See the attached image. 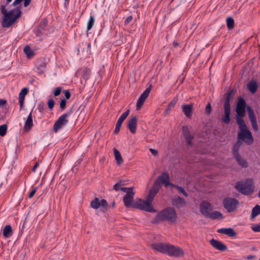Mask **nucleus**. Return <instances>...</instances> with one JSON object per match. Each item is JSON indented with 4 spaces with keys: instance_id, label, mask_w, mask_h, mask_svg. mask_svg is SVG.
Segmentation results:
<instances>
[{
    "instance_id": "412c9836",
    "label": "nucleus",
    "mask_w": 260,
    "mask_h": 260,
    "mask_svg": "<svg viewBox=\"0 0 260 260\" xmlns=\"http://www.w3.org/2000/svg\"><path fill=\"white\" fill-rule=\"evenodd\" d=\"M28 91V89L26 87H24L21 89L19 94V104L20 106V109L21 110L23 107L25 97L26 95L27 94Z\"/></svg>"
},
{
    "instance_id": "aec40b11",
    "label": "nucleus",
    "mask_w": 260,
    "mask_h": 260,
    "mask_svg": "<svg viewBox=\"0 0 260 260\" xmlns=\"http://www.w3.org/2000/svg\"><path fill=\"white\" fill-rule=\"evenodd\" d=\"M217 233L226 235L230 237H234L237 235V233L232 228H221L217 231Z\"/></svg>"
},
{
    "instance_id": "f257e3e1",
    "label": "nucleus",
    "mask_w": 260,
    "mask_h": 260,
    "mask_svg": "<svg viewBox=\"0 0 260 260\" xmlns=\"http://www.w3.org/2000/svg\"><path fill=\"white\" fill-rule=\"evenodd\" d=\"M0 11L4 15L2 25L4 28H8L16 22V20L21 16L22 14L21 11L19 7L7 12L6 6L1 5Z\"/></svg>"
},
{
    "instance_id": "473e14b6",
    "label": "nucleus",
    "mask_w": 260,
    "mask_h": 260,
    "mask_svg": "<svg viewBox=\"0 0 260 260\" xmlns=\"http://www.w3.org/2000/svg\"><path fill=\"white\" fill-rule=\"evenodd\" d=\"M114 153L115 159L118 165H120L123 162V159L120 152L116 148H114Z\"/></svg>"
},
{
    "instance_id": "393cba45",
    "label": "nucleus",
    "mask_w": 260,
    "mask_h": 260,
    "mask_svg": "<svg viewBox=\"0 0 260 260\" xmlns=\"http://www.w3.org/2000/svg\"><path fill=\"white\" fill-rule=\"evenodd\" d=\"M193 111V106L192 104L184 105L182 106V111L184 115L188 118H190Z\"/></svg>"
},
{
    "instance_id": "6ab92c4d",
    "label": "nucleus",
    "mask_w": 260,
    "mask_h": 260,
    "mask_svg": "<svg viewBox=\"0 0 260 260\" xmlns=\"http://www.w3.org/2000/svg\"><path fill=\"white\" fill-rule=\"evenodd\" d=\"M170 178L169 175L168 173H163L160 175L156 181H158L160 183L164 184L166 187L171 186L173 183L170 181Z\"/></svg>"
},
{
    "instance_id": "052dcab7",
    "label": "nucleus",
    "mask_w": 260,
    "mask_h": 260,
    "mask_svg": "<svg viewBox=\"0 0 260 260\" xmlns=\"http://www.w3.org/2000/svg\"><path fill=\"white\" fill-rule=\"evenodd\" d=\"M149 151H150L151 154L154 156H156L158 154V151L154 149L150 148Z\"/></svg>"
},
{
    "instance_id": "c756f323",
    "label": "nucleus",
    "mask_w": 260,
    "mask_h": 260,
    "mask_svg": "<svg viewBox=\"0 0 260 260\" xmlns=\"http://www.w3.org/2000/svg\"><path fill=\"white\" fill-rule=\"evenodd\" d=\"M13 234L12 228L10 225H7L3 230V236L5 238L10 237Z\"/></svg>"
},
{
    "instance_id": "37998d69",
    "label": "nucleus",
    "mask_w": 260,
    "mask_h": 260,
    "mask_svg": "<svg viewBox=\"0 0 260 260\" xmlns=\"http://www.w3.org/2000/svg\"><path fill=\"white\" fill-rule=\"evenodd\" d=\"M7 124H3L0 125V136H4L7 133Z\"/></svg>"
},
{
    "instance_id": "20e7f679",
    "label": "nucleus",
    "mask_w": 260,
    "mask_h": 260,
    "mask_svg": "<svg viewBox=\"0 0 260 260\" xmlns=\"http://www.w3.org/2000/svg\"><path fill=\"white\" fill-rule=\"evenodd\" d=\"M135 192L133 191H128L126 193L123 198V202L124 206L126 208H134L142 210V199H136L134 200Z\"/></svg>"
},
{
    "instance_id": "f03ea898",
    "label": "nucleus",
    "mask_w": 260,
    "mask_h": 260,
    "mask_svg": "<svg viewBox=\"0 0 260 260\" xmlns=\"http://www.w3.org/2000/svg\"><path fill=\"white\" fill-rule=\"evenodd\" d=\"M161 188V185L158 181H155L154 183L153 187L149 191V193L146 197V200L143 201L142 200V210L147 212H155L151 206V203L154 198Z\"/></svg>"
},
{
    "instance_id": "f8f14e48",
    "label": "nucleus",
    "mask_w": 260,
    "mask_h": 260,
    "mask_svg": "<svg viewBox=\"0 0 260 260\" xmlns=\"http://www.w3.org/2000/svg\"><path fill=\"white\" fill-rule=\"evenodd\" d=\"M246 107V103L245 100L241 96L239 97L236 108L237 114L240 116H245Z\"/></svg>"
},
{
    "instance_id": "cd10ccee",
    "label": "nucleus",
    "mask_w": 260,
    "mask_h": 260,
    "mask_svg": "<svg viewBox=\"0 0 260 260\" xmlns=\"http://www.w3.org/2000/svg\"><path fill=\"white\" fill-rule=\"evenodd\" d=\"M207 218L212 219H222L223 218L222 214L219 211H215L213 212L209 213Z\"/></svg>"
},
{
    "instance_id": "9d476101",
    "label": "nucleus",
    "mask_w": 260,
    "mask_h": 260,
    "mask_svg": "<svg viewBox=\"0 0 260 260\" xmlns=\"http://www.w3.org/2000/svg\"><path fill=\"white\" fill-rule=\"evenodd\" d=\"M166 254L172 257H180L184 254V251L180 247L169 244Z\"/></svg>"
},
{
    "instance_id": "0eeeda50",
    "label": "nucleus",
    "mask_w": 260,
    "mask_h": 260,
    "mask_svg": "<svg viewBox=\"0 0 260 260\" xmlns=\"http://www.w3.org/2000/svg\"><path fill=\"white\" fill-rule=\"evenodd\" d=\"M222 204L224 208L228 212H232L236 209L237 206L239 205V201L234 198L226 197L223 199Z\"/></svg>"
},
{
    "instance_id": "b1692460",
    "label": "nucleus",
    "mask_w": 260,
    "mask_h": 260,
    "mask_svg": "<svg viewBox=\"0 0 260 260\" xmlns=\"http://www.w3.org/2000/svg\"><path fill=\"white\" fill-rule=\"evenodd\" d=\"M258 85L255 80H251L247 83V87L249 91L252 94L256 92Z\"/></svg>"
},
{
    "instance_id": "864d4df0",
    "label": "nucleus",
    "mask_w": 260,
    "mask_h": 260,
    "mask_svg": "<svg viewBox=\"0 0 260 260\" xmlns=\"http://www.w3.org/2000/svg\"><path fill=\"white\" fill-rule=\"evenodd\" d=\"M251 229L255 232H260V223L251 226Z\"/></svg>"
},
{
    "instance_id": "13d9d810",
    "label": "nucleus",
    "mask_w": 260,
    "mask_h": 260,
    "mask_svg": "<svg viewBox=\"0 0 260 260\" xmlns=\"http://www.w3.org/2000/svg\"><path fill=\"white\" fill-rule=\"evenodd\" d=\"M64 92L65 98L67 100L69 99L71 97V93L69 90H64Z\"/></svg>"
},
{
    "instance_id": "a18cd8bd",
    "label": "nucleus",
    "mask_w": 260,
    "mask_h": 260,
    "mask_svg": "<svg viewBox=\"0 0 260 260\" xmlns=\"http://www.w3.org/2000/svg\"><path fill=\"white\" fill-rule=\"evenodd\" d=\"M124 181L120 180L117 182L113 186V188L116 191H118L120 189V186L124 185Z\"/></svg>"
},
{
    "instance_id": "603ef678",
    "label": "nucleus",
    "mask_w": 260,
    "mask_h": 260,
    "mask_svg": "<svg viewBox=\"0 0 260 260\" xmlns=\"http://www.w3.org/2000/svg\"><path fill=\"white\" fill-rule=\"evenodd\" d=\"M212 108L210 103H208L205 108V112L207 114H210L211 113Z\"/></svg>"
},
{
    "instance_id": "dca6fc26",
    "label": "nucleus",
    "mask_w": 260,
    "mask_h": 260,
    "mask_svg": "<svg viewBox=\"0 0 260 260\" xmlns=\"http://www.w3.org/2000/svg\"><path fill=\"white\" fill-rule=\"evenodd\" d=\"M212 210L211 205L207 201H203L200 206L201 213L206 217L208 215L210 211Z\"/></svg>"
},
{
    "instance_id": "3c124183",
    "label": "nucleus",
    "mask_w": 260,
    "mask_h": 260,
    "mask_svg": "<svg viewBox=\"0 0 260 260\" xmlns=\"http://www.w3.org/2000/svg\"><path fill=\"white\" fill-rule=\"evenodd\" d=\"M48 106L49 109L51 110L53 109L55 102L52 99H50L48 101Z\"/></svg>"
},
{
    "instance_id": "39448f33",
    "label": "nucleus",
    "mask_w": 260,
    "mask_h": 260,
    "mask_svg": "<svg viewBox=\"0 0 260 260\" xmlns=\"http://www.w3.org/2000/svg\"><path fill=\"white\" fill-rule=\"evenodd\" d=\"M234 93L235 91L234 89H231L225 94L226 97L223 104L224 114L222 116L221 120L226 124H229L231 121L230 114L231 108L230 101L232 95Z\"/></svg>"
},
{
    "instance_id": "a211bd4d",
    "label": "nucleus",
    "mask_w": 260,
    "mask_h": 260,
    "mask_svg": "<svg viewBox=\"0 0 260 260\" xmlns=\"http://www.w3.org/2000/svg\"><path fill=\"white\" fill-rule=\"evenodd\" d=\"M210 243L214 248L220 251H224L228 249L227 246L220 241L212 239Z\"/></svg>"
},
{
    "instance_id": "de8ad7c7",
    "label": "nucleus",
    "mask_w": 260,
    "mask_h": 260,
    "mask_svg": "<svg viewBox=\"0 0 260 260\" xmlns=\"http://www.w3.org/2000/svg\"><path fill=\"white\" fill-rule=\"evenodd\" d=\"M100 207L105 208H107L108 206V202L105 199H102V200L100 201Z\"/></svg>"
},
{
    "instance_id": "9b49d317",
    "label": "nucleus",
    "mask_w": 260,
    "mask_h": 260,
    "mask_svg": "<svg viewBox=\"0 0 260 260\" xmlns=\"http://www.w3.org/2000/svg\"><path fill=\"white\" fill-rule=\"evenodd\" d=\"M47 23L46 19L44 18L41 20L40 24L34 30L35 34L37 37L42 38L45 35V31L47 30Z\"/></svg>"
},
{
    "instance_id": "e433bc0d",
    "label": "nucleus",
    "mask_w": 260,
    "mask_h": 260,
    "mask_svg": "<svg viewBox=\"0 0 260 260\" xmlns=\"http://www.w3.org/2000/svg\"><path fill=\"white\" fill-rule=\"evenodd\" d=\"M90 206L92 208L94 209H98L100 207L99 199L95 198L93 201L91 202Z\"/></svg>"
},
{
    "instance_id": "bb28decb",
    "label": "nucleus",
    "mask_w": 260,
    "mask_h": 260,
    "mask_svg": "<svg viewBox=\"0 0 260 260\" xmlns=\"http://www.w3.org/2000/svg\"><path fill=\"white\" fill-rule=\"evenodd\" d=\"M33 126L32 117L31 112L28 115L27 118L25 122L24 129L28 131Z\"/></svg>"
},
{
    "instance_id": "c03bdc74",
    "label": "nucleus",
    "mask_w": 260,
    "mask_h": 260,
    "mask_svg": "<svg viewBox=\"0 0 260 260\" xmlns=\"http://www.w3.org/2000/svg\"><path fill=\"white\" fill-rule=\"evenodd\" d=\"M145 100L140 96L137 102V110H139L142 107Z\"/></svg>"
},
{
    "instance_id": "f3484780",
    "label": "nucleus",
    "mask_w": 260,
    "mask_h": 260,
    "mask_svg": "<svg viewBox=\"0 0 260 260\" xmlns=\"http://www.w3.org/2000/svg\"><path fill=\"white\" fill-rule=\"evenodd\" d=\"M137 121V118L136 116H132L127 121V127L133 134L136 132Z\"/></svg>"
},
{
    "instance_id": "58836bf2",
    "label": "nucleus",
    "mask_w": 260,
    "mask_h": 260,
    "mask_svg": "<svg viewBox=\"0 0 260 260\" xmlns=\"http://www.w3.org/2000/svg\"><path fill=\"white\" fill-rule=\"evenodd\" d=\"M152 89V85H150L148 87H147L145 91L141 94L140 97L146 99L148 96L149 94Z\"/></svg>"
},
{
    "instance_id": "69168bd1",
    "label": "nucleus",
    "mask_w": 260,
    "mask_h": 260,
    "mask_svg": "<svg viewBox=\"0 0 260 260\" xmlns=\"http://www.w3.org/2000/svg\"><path fill=\"white\" fill-rule=\"evenodd\" d=\"M255 257V255H249L248 256H247V257H246V258L248 260H251L252 259H253Z\"/></svg>"
},
{
    "instance_id": "774afa93",
    "label": "nucleus",
    "mask_w": 260,
    "mask_h": 260,
    "mask_svg": "<svg viewBox=\"0 0 260 260\" xmlns=\"http://www.w3.org/2000/svg\"><path fill=\"white\" fill-rule=\"evenodd\" d=\"M115 202L113 201L112 204V207H115Z\"/></svg>"
},
{
    "instance_id": "a878e982",
    "label": "nucleus",
    "mask_w": 260,
    "mask_h": 260,
    "mask_svg": "<svg viewBox=\"0 0 260 260\" xmlns=\"http://www.w3.org/2000/svg\"><path fill=\"white\" fill-rule=\"evenodd\" d=\"M241 145L242 142L239 141H237L236 143L233 145L232 150L233 157L240 154L239 153V150Z\"/></svg>"
},
{
    "instance_id": "4c0bfd02",
    "label": "nucleus",
    "mask_w": 260,
    "mask_h": 260,
    "mask_svg": "<svg viewBox=\"0 0 260 260\" xmlns=\"http://www.w3.org/2000/svg\"><path fill=\"white\" fill-rule=\"evenodd\" d=\"M94 22H95L94 17L93 16H90L89 17V20L87 22V30H89L92 28V27L94 24Z\"/></svg>"
},
{
    "instance_id": "2eb2a0df",
    "label": "nucleus",
    "mask_w": 260,
    "mask_h": 260,
    "mask_svg": "<svg viewBox=\"0 0 260 260\" xmlns=\"http://www.w3.org/2000/svg\"><path fill=\"white\" fill-rule=\"evenodd\" d=\"M169 244L164 243H154L151 244V247L154 250L166 254Z\"/></svg>"
},
{
    "instance_id": "338daca9",
    "label": "nucleus",
    "mask_w": 260,
    "mask_h": 260,
    "mask_svg": "<svg viewBox=\"0 0 260 260\" xmlns=\"http://www.w3.org/2000/svg\"><path fill=\"white\" fill-rule=\"evenodd\" d=\"M173 45L174 47H176L179 45V43L177 42H174Z\"/></svg>"
},
{
    "instance_id": "4d7b16f0",
    "label": "nucleus",
    "mask_w": 260,
    "mask_h": 260,
    "mask_svg": "<svg viewBox=\"0 0 260 260\" xmlns=\"http://www.w3.org/2000/svg\"><path fill=\"white\" fill-rule=\"evenodd\" d=\"M61 91V87H59L56 88L53 92L54 95L55 96L59 95L60 94Z\"/></svg>"
},
{
    "instance_id": "2f4dec72",
    "label": "nucleus",
    "mask_w": 260,
    "mask_h": 260,
    "mask_svg": "<svg viewBox=\"0 0 260 260\" xmlns=\"http://www.w3.org/2000/svg\"><path fill=\"white\" fill-rule=\"evenodd\" d=\"M178 101L177 98H174L169 104L167 108L165 111V114H168L170 110L175 106Z\"/></svg>"
},
{
    "instance_id": "7c9ffc66",
    "label": "nucleus",
    "mask_w": 260,
    "mask_h": 260,
    "mask_svg": "<svg viewBox=\"0 0 260 260\" xmlns=\"http://www.w3.org/2000/svg\"><path fill=\"white\" fill-rule=\"evenodd\" d=\"M81 77L85 80H87L90 75V70L87 68H84L81 70Z\"/></svg>"
},
{
    "instance_id": "6e6552de",
    "label": "nucleus",
    "mask_w": 260,
    "mask_h": 260,
    "mask_svg": "<svg viewBox=\"0 0 260 260\" xmlns=\"http://www.w3.org/2000/svg\"><path fill=\"white\" fill-rule=\"evenodd\" d=\"M70 112L66 113L61 115L57 119L53 125V131L54 132H57L59 130H60L68 124L69 120L67 119V117L70 114Z\"/></svg>"
},
{
    "instance_id": "423d86ee",
    "label": "nucleus",
    "mask_w": 260,
    "mask_h": 260,
    "mask_svg": "<svg viewBox=\"0 0 260 260\" xmlns=\"http://www.w3.org/2000/svg\"><path fill=\"white\" fill-rule=\"evenodd\" d=\"M235 189L242 194L248 196L254 191V186L252 182L238 181L236 182Z\"/></svg>"
},
{
    "instance_id": "c9c22d12",
    "label": "nucleus",
    "mask_w": 260,
    "mask_h": 260,
    "mask_svg": "<svg viewBox=\"0 0 260 260\" xmlns=\"http://www.w3.org/2000/svg\"><path fill=\"white\" fill-rule=\"evenodd\" d=\"M24 52L28 57H31L34 55V52L30 47L27 45L24 48Z\"/></svg>"
},
{
    "instance_id": "4468645a",
    "label": "nucleus",
    "mask_w": 260,
    "mask_h": 260,
    "mask_svg": "<svg viewBox=\"0 0 260 260\" xmlns=\"http://www.w3.org/2000/svg\"><path fill=\"white\" fill-rule=\"evenodd\" d=\"M129 112H130V110H129V109L127 110L118 118V119L117 121V123L116 124V125H115V128L114 131V134H117L119 132L121 125L122 124V122L124 121V120L126 119V118L129 115Z\"/></svg>"
},
{
    "instance_id": "6e6d98bb",
    "label": "nucleus",
    "mask_w": 260,
    "mask_h": 260,
    "mask_svg": "<svg viewBox=\"0 0 260 260\" xmlns=\"http://www.w3.org/2000/svg\"><path fill=\"white\" fill-rule=\"evenodd\" d=\"M133 187H121L120 190H121L122 191L125 192H126V193H127V192L128 191H133Z\"/></svg>"
},
{
    "instance_id": "49530a36",
    "label": "nucleus",
    "mask_w": 260,
    "mask_h": 260,
    "mask_svg": "<svg viewBox=\"0 0 260 260\" xmlns=\"http://www.w3.org/2000/svg\"><path fill=\"white\" fill-rule=\"evenodd\" d=\"M45 104L44 102H40L38 105V109L40 113H43L44 110Z\"/></svg>"
},
{
    "instance_id": "ea45409f",
    "label": "nucleus",
    "mask_w": 260,
    "mask_h": 260,
    "mask_svg": "<svg viewBox=\"0 0 260 260\" xmlns=\"http://www.w3.org/2000/svg\"><path fill=\"white\" fill-rule=\"evenodd\" d=\"M37 69L39 70L43 71L46 67V63L42 60H38L36 64Z\"/></svg>"
},
{
    "instance_id": "1a4fd4ad",
    "label": "nucleus",
    "mask_w": 260,
    "mask_h": 260,
    "mask_svg": "<svg viewBox=\"0 0 260 260\" xmlns=\"http://www.w3.org/2000/svg\"><path fill=\"white\" fill-rule=\"evenodd\" d=\"M238 138L243 141L247 145H251L254 141L250 131L247 128L241 129V132L238 134Z\"/></svg>"
},
{
    "instance_id": "09e8293b",
    "label": "nucleus",
    "mask_w": 260,
    "mask_h": 260,
    "mask_svg": "<svg viewBox=\"0 0 260 260\" xmlns=\"http://www.w3.org/2000/svg\"><path fill=\"white\" fill-rule=\"evenodd\" d=\"M66 104H67V102L65 99L61 100V101L60 102V104H59L60 108L61 110H64L66 108Z\"/></svg>"
},
{
    "instance_id": "ddd939ff",
    "label": "nucleus",
    "mask_w": 260,
    "mask_h": 260,
    "mask_svg": "<svg viewBox=\"0 0 260 260\" xmlns=\"http://www.w3.org/2000/svg\"><path fill=\"white\" fill-rule=\"evenodd\" d=\"M182 134L187 146L192 147L193 146L192 140L194 136L193 135L190 134L189 130L187 126L183 125L182 126Z\"/></svg>"
},
{
    "instance_id": "79ce46f5",
    "label": "nucleus",
    "mask_w": 260,
    "mask_h": 260,
    "mask_svg": "<svg viewBox=\"0 0 260 260\" xmlns=\"http://www.w3.org/2000/svg\"><path fill=\"white\" fill-rule=\"evenodd\" d=\"M172 186L175 187L178 191H179L180 192H181L185 197H188V193L185 191L184 189L178 185H175V184H172Z\"/></svg>"
},
{
    "instance_id": "72a5a7b5",
    "label": "nucleus",
    "mask_w": 260,
    "mask_h": 260,
    "mask_svg": "<svg viewBox=\"0 0 260 260\" xmlns=\"http://www.w3.org/2000/svg\"><path fill=\"white\" fill-rule=\"evenodd\" d=\"M247 110L248 113V117L250 119V120L251 121L256 119L254 112L251 107L248 106L247 107Z\"/></svg>"
},
{
    "instance_id": "8fccbe9b",
    "label": "nucleus",
    "mask_w": 260,
    "mask_h": 260,
    "mask_svg": "<svg viewBox=\"0 0 260 260\" xmlns=\"http://www.w3.org/2000/svg\"><path fill=\"white\" fill-rule=\"evenodd\" d=\"M250 121H251V123L252 127H253V129L255 132L257 131L258 129V126H257V124L256 119L254 120H251Z\"/></svg>"
},
{
    "instance_id": "c85d7f7f",
    "label": "nucleus",
    "mask_w": 260,
    "mask_h": 260,
    "mask_svg": "<svg viewBox=\"0 0 260 260\" xmlns=\"http://www.w3.org/2000/svg\"><path fill=\"white\" fill-rule=\"evenodd\" d=\"M243 116H240L239 115H236V122L237 124L239 125V128L240 129L247 128V125L245 123L244 120L242 118Z\"/></svg>"
},
{
    "instance_id": "0e129e2a",
    "label": "nucleus",
    "mask_w": 260,
    "mask_h": 260,
    "mask_svg": "<svg viewBox=\"0 0 260 260\" xmlns=\"http://www.w3.org/2000/svg\"><path fill=\"white\" fill-rule=\"evenodd\" d=\"M39 166V164L36 162L32 169V171L35 172L36 171V169Z\"/></svg>"
},
{
    "instance_id": "5701e85b",
    "label": "nucleus",
    "mask_w": 260,
    "mask_h": 260,
    "mask_svg": "<svg viewBox=\"0 0 260 260\" xmlns=\"http://www.w3.org/2000/svg\"><path fill=\"white\" fill-rule=\"evenodd\" d=\"M185 205V201L180 197H178L172 200V205L177 207V208L182 207Z\"/></svg>"
},
{
    "instance_id": "f704fd0d",
    "label": "nucleus",
    "mask_w": 260,
    "mask_h": 260,
    "mask_svg": "<svg viewBox=\"0 0 260 260\" xmlns=\"http://www.w3.org/2000/svg\"><path fill=\"white\" fill-rule=\"evenodd\" d=\"M259 214H260V206L256 205L252 210L251 217L254 218Z\"/></svg>"
},
{
    "instance_id": "7ed1b4c3",
    "label": "nucleus",
    "mask_w": 260,
    "mask_h": 260,
    "mask_svg": "<svg viewBox=\"0 0 260 260\" xmlns=\"http://www.w3.org/2000/svg\"><path fill=\"white\" fill-rule=\"evenodd\" d=\"M177 218L175 210L170 207L159 211L152 220V223L156 224L162 221H168L173 223L176 221Z\"/></svg>"
},
{
    "instance_id": "680f3d73",
    "label": "nucleus",
    "mask_w": 260,
    "mask_h": 260,
    "mask_svg": "<svg viewBox=\"0 0 260 260\" xmlns=\"http://www.w3.org/2000/svg\"><path fill=\"white\" fill-rule=\"evenodd\" d=\"M7 100L5 99H0V107H3L7 104Z\"/></svg>"
},
{
    "instance_id": "bf43d9fd",
    "label": "nucleus",
    "mask_w": 260,
    "mask_h": 260,
    "mask_svg": "<svg viewBox=\"0 0 260 260\" xmlns=\"http://www.w3.org/2000/svg\"><path fill=\"white\" fill-rule=\"evenodd\" d=\"M133 19V16H128L126 19L124 21L125 24H128Z\"/></svg>"
},
{
    "instance_id": "e2e57ef3",
    "label": "nucleus",
    "mask_w": 260,
    "mask_h": 260,
    "mask_svg": "<svg viewBox=\"0 0 260 260\" xmlns=\"http://www.w3.org/2000/svg\"><path fill=\"white\" fill-rule=\"evenodd\" d=\"M22 1L20 0H15L12 4V6H15L19 4Z\"/></svg>"
},
{
    "instance_id": "5fc2aeb1",
    "label": "nucleus",
    "mask_w": 260,
    "mask_h": 260,
    "mask_svg": "<svg viewBox=\"0 0 260 260\" xmlns=\"http://www.w3.org/2000/svg\"><path fill=\"white\" fill-rule=\"evenodd\" d=\"M38 189V187H36L29 192V193L28 194V198L29 199H31L34 197V194L37 192Z\"/></svg>"
},
{
    "instance_id": "a19ab883",
    "label": "nucleus",
    "mask_w": 260,
    "mask_h": 260,
    "mask_svg": "<svg viewBox=\"0 0 260 260\" xmlns=\"http://www.w3.org/2000/svg\"><path fill=\"white\" fill-rule=\"evenodd\" d=\"M227 27L229 29H233L234 27V20L232 17H229L226 19Z\"/></svg>"
},
{
    "instance_id": "4be33fe9",
    "label": "nucleus",
    "mask_w": 260,
    "mask_h": 260,
    "mask_svg": "<svg viewBox=\"0 0 260 260\" xmlns=\"http://www.w3.org/2000/svg\"><path fill=\"white\" fill-rule=\"evenodd\" d=\"M238 165L241 168H246L248 167L247 160L241 156L240 154L233 156Z\"/></svg>"
}]
</instances>
